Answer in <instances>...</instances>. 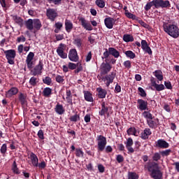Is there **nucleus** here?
Wrapping results in <instances>:
<instances>
[{"label": "nucleus", "mask_w": 179, "mask_h": 179, "mask_svg": "<svg viewBox=\"0 0 179 179\" xmlns=\"http://www.w3.org/2000/svg\"><path fill=\"white\" fill-rule=\"evenodd\" d=\"M152 6H155V9H159V8L169 9V8H171V3L169 0H152L147 3L145 6V10H150Z\"/></svg>", "instance_id": "obj_1"}, {"label": "nucleus", "mask_w": 179, "mask_h": 179, "mask_svg": "<svg viewBox=\"0 0 179 179\" xmlns=\"http://www.w3.org/2000/svg\"><path fill=\"white\" fill-rule=\"evenodd\" d=\"M147 169L150 173L151 178L163 179V173H162V171H160L158 163L150 162L148 164Z\"/></svg>", "instance_id": "obj_2"}, {"label": "nucleus", "mask_w": 179, "mask_h": 179, "mask_svg": "<svg viewBox=\"0 0 179 179\" xmlns=\"http://www.w3.org/2000/svg\"><path fill=\"white\" fill-rule=\"evenodd\" d=\"M96 141L98 152H104V150L106 153H111L113 152V147H111V145H107V138H106L104 136L98 135L96 137Z\"/></svg>", "instance_id": "obj_3"}, {"label": "nucleus", "mask_w": 179, "mask_h": 179, "mask_svg": "<svg viewBox=\"0 0 179 179\" xmlns=\"http://www.w3.org/2000/svg\"><path fill=\"white\" fill-rule=\"evenodd\" d=\"M164 31L169 34L173 38H178L179 37V28L176 24H164L163 25Z\"/></svg>", "instance_id": "obj_4"}, {"label": "nucleus", "mask_w": 179, "mask_h": 179, "mask_svg": "<svg viewBox=\"0 0 179 179\" xmlns=\"http://www.w3.org/2000/svg\"><path fill=\"white\" fill-rule=\"evenodd\" d=\"M115 76H117V71H111L109 74L105 75V76L99 77L97 76L99 80H102L103 82H106L105 85L106 87H110V85L114 83V80L115 79Z\"/></svg>", "instance_id": "obj_5"}, {"label": "nucleus", "mask_w": 179, "mask_h": 179, "mask_svg": "<svg viewBox=\"0 0 179 179\" xmlns=\"http://www.w3.org/2000/svg\"><path fill=\"white\" fill-rule=\"evenodd\" d=\"M102 59H108L110 55H112L114 58H122L121 55H120V51L117 50L115 48H106L105 52L103 54Z\"/></svg>", "instance_id": "obj_6"}, {"label": "nucleus", "mask_w": 179, "mask_h": 179, "mask_svg": "<svg viewBox=\"0 0 179 179\" xmlns=\"http://www.w3.org/2000/svg\"><path fill=\"white\" fill-rule=\"evenodd\" d=\"M4 54L8 61V64L13 65L15 64V58H16V50L13 49L4 50Z\"/></svg>", "instance_id": "obj_7"}, {"label": "nucleus", "mask_w": 179, "mask_h": 179, "mask_svg": "<svg viewBox=\"0 0 179 179\" xmlns=\"http://www.w3.org/2000/svg\"><path fill=\"white\" fill-rule=\"evenodd\" d=\"M106 62H103L100 66V75L103 76L104 75H108L109 72H110L111 69H113V66L110 64V63L107 62V59L105 60Z\"/></svg>", "instance_id": "obj_8"}, {"label": "nucleus", "mask_w": 179, "mask_h": 179, "mask_svg": "<svg viewBox=\"0 0 179 179\" xmlns=\"http://www.w3.org/2000/svg\"><path fill=\"white\" fill-rule=\"evenodd\" d=\"M65 48H66V45L64 43H60L56 50L57 55L60 58H62V59H66L68 58V54L65 52Z\"/></svg>", "instance_id": "obj_9"}, {"label": "nucleus", "mask_w": 179, "mask_h": 179, "mask_svg": "<svg viewBox=\"0 0 179 179\" xmlns=\"http://www.w3.org/2000/svg\"><path fill=\"white\" fill-rule=\"evenodd\" d=\"M46 16L49 20L54 22V20L58 17V13H57V10L54 8H48L46 10Z\"/></svg>", "instance_id": "obj_10"}, {"label": "nucleus", "mask_w": 179, "mask_h": 179, "mask_svg": "<svg viewBox=\"0 0 179 179\" xmlns=\"http://www.w3.org/2000/svg\"><path fill=\"white\" fill-rule=\"evenodd\" d=\"M44 64H43V61L40 60L38 64H37L34 68V70L31 71L32 75L34 76H37V75H41L43 73Z\"/></svg>", "instance_id": "obj_11"}, {"label": "nucleus", "mask_w": 179, "mask_h": 179, "mask_svg": "<svg viewBox=\"0 0 179 179\" xmlns=\"http://www.w3.org/2000/svg\"><path fill=\"white\" fill-rule=\"evenodd\" d=\"M69 59L72 62H78L79 61V55L76 49H71L69 52Z\"/></svg>", "instance_id": "obj_12"}, {"label": "nucleus", "mask_w": 179, "mask_h": 179, "mask_svg": "<svg viewBox=\"0 0 179 179\" xmlns=\"http://www.w3.org/2000/svg\"><path fill=\"white\" fill-rule=\"evenodd\" d=\"M116 22L117 20H115L113 17H108L104 19V24L107 29H113Z\"/></svg>", "instance_id": "obj_13"}, {"label": "nucleus", "mask_w": 179, "mask_h": 179, "mask_svg": "<svg viewBox=\"0 0 179 179\" xmlns=\"http://www.w3.org/2000/svg\"><path fill=\"white\" fill-rule=\"evenodd\" d=\"M79 22L81 23V26L85 29V30H88L89 31H92L93 30V27L90 23L87 22L85 17H80L78 18Z\"/></svg>", "instance_id": "obj_14"}, {"label": "nucleus", "mask_w": 179, "mask_h": 179, "mask_svg": "<svg viewBox=\"0 0 179 179\" xmlns=\"http://www.w3.org/2000/svg\"><path fill=\"white\" fill-rule=\"evenodd\" d=\"M28 159H30L33 167H37L38 163V157L34 152L28 154Z\"/></svg>", "instance_id": "obj_15"}, {"label": "nucleus", "mask_w": 179, "mask_h": 179, "mask_svg": "<svg viewBox=\"0 0 179 179\" xmlns=\"http://www.w3.org/2000/svg\"><path fill=\"white\" fill-rule=\"evenodd\" d=\"M155 146L156 148H159V149H167V148L170 147V144L163 139H159L155 143Z\"/></svg>", "instance_id": "obj_16"}, {"label": "nucleus", "mask_w": 179, "mask_h": 179, "mask_svg": "<svg viewBox=\"0 0 179 179\" xmlns=\"http://www.w3.org/2000/svg\"><path fill=\"white\" fill-rule=\"evenodd\" d=\"M137 103V108H139L141 111H145V110H149V108H148V101L143 99H138Z\"/></svg>", "instance_id": "obj_17"}, {"label": "nucleus", "mask_w": 179, "mask_h": 179, "mask_svg": "<svg viewBox=\"0 0 179 179\" xmlns=\"http://www.w3.org/2000/svg\"><path fill=\"white\" fill-rule=\"evenodd\" d=\"M124 145H126V149H127L129 153H134L135 150L132 148L134 145V140L132 138H129L127 139V141L124 142Z\"/></svg>", "instance_id": "obj_18"}, {"label": "nucleus", "mask_w": 179, "mask_h": 179, "mask_svg": "<svg viewBox=\"0 0 179 179\" xmlns=\"http://www.w3.org/2000/svg\"><path fill=\"white\" fill-rule=\"evenodd\" d=\"M18 100L22 107H26L27 106V94L20 93Z\"/></svg>", "instance_id": "obj_19"}, {"label": "nucleus", "mask_w": 179, "mask_h": 179, "mask_svg": "<svg viewBox=\"0 0 179 179\" xmlns=\"http://www.w3.org/2000/svg\"><path fill=\"white\" fill-rule=\"evenodd\" d=\"M147 124L149 126L150 128H151L152 129H156V128H157V127H159V124H160V122H159V119H155V120H147Z\"/></svg>", "instance_id": "obj_20"}, {"label": "nucleus", "mask_w": 179, "mask_h": 179, "mask_svg": "<svg viewBox=\"0 0 179 179\" xmlns=\"http://www.w3.org/2000/svg\"><path fill=\"white\" fill-rule=\"evenodd\" d=\"M151 85L152 87H155L157 92H162L166 89V87L163 84H157L156 80H151Z\"/></svg>", "instance_id": "obj_21"}, {"label": "nucleus", "mask_w": 179, "mask_h": 179, "mask_svg": "<svg viewBox=\"0 0 179 179\" xmlns=\"http://www.w3.org/2000/svg\"><path fill=\"white\" fill-rule=\"evenodd\" d=\"M33 27H34V31H38L43 27V24H41V21L40 19H34L33 20Z\"/></svg>", "instance_id": "obj_22"}, {"label": "nucleus", "mask_w": 179, "mask_h": 179, "mask_svg": "<svg viewBox=\"0 0 179 179\" xmlns=\"http://www.w3.org/2000/svg\"><path fill=\"white\" fill-rule=\"evenodd\" d=\"M150 135H152L150 129L146 128L143 130V132L141 133L140 138H141V139L143 141H147V139H149V136H150Z\"/></svg>", "instance_id": "obj_23"}, {"label": "nucleus", "mask_w": 179, "mask_h": 179, "mask_svg": "<svg viewBox=\"0 0 179 179\" xmlns=\"http://www.w3.org/2000/svg\"><path fill=\"white\" fill-rule=\"evenodd\" d=\"M64 26L66 33H71L73 29V23H72V21H71L70 20H65Z\"/></svg>", "instance_id": "obj_24"}, {"label": "nucleus", "mask_w": 179, "mask_h": 179, "mask_svg": "<svg viewBox=\"0 0 179 179\" xmlns=\"http://www.w3.org/2000/svg\"><path fill=\"white\" fill-rule=\"evenodd\" d=\"M55 111L56 114H58V115H62L65 114V108H64V106L59 103H57L55 106Z\"/></svg>", "instance_id": "obj_25"}, {"label": "nucleus", "mask_w": 179, "mask_h": 179, "mask_svg": "<svg viewBox=\"0 0 179 179\" xmlns=\"http://www.w3.org/2000/svg\"><path fill=\"white\" fill-rule=\"evenodd\" d=\"M99 115L103 117V115H106L107 114V116L108 117L110 115V113H108V108L106 106V102L102 101L101 103V110L99 113Z\"/></svg>", "instance_id": "obj_26"}, {"label": "nucleus", "mask_w": 179, "mask_h": 179, "mask_svg": "<svg viewBox=\"0 0 179 179\" xmlns=\"http://www.w3.org/2000/svg\"><path fill=\"white\" fill-rule=\"evenodd\" d=\"M96 92H98L99 99H106V96H107V90L103 89L102 87L96 88Z\"/></svg>", "instance_id": "obj_27"}, {"label": "nucleus", "mask_w": 179, "mask_h": 179, "mask_svg": "<svg viewBox=\"0 0 179 179\" xmlns=\"http://www.w3.org/2000/svg\"><path fill=\"white\" fill-rule=\"evenodd\" d=\"M84 99L86 101H90V103H93V94L90 93L89 91H83Z\"/></svg>", "instance_id": "obj_28"}, {"label": "nucleus", "mask_w": 179, "mask_h": 179, "mask_svg": "<svg viewBox=\"0 0 179 179\" xmlns=\"http://www.w3.org/2000/svg\"><path fill=\"white\" fill-rule=\"evenodd\" d=\"M154 76L157 78V80H159V82H162L163 80V71L162 70H156L153 72Z\"/></svg>", "instance_id": "obj_29"}, {"label": "nucleus", "mask_w": 179, "mask_h": 179, "mask_svg": "<svg viewBox=\"0 0 179 179\" xmlns=\"http://www.w3.org/2000/svg\"><path fill=\"white\" fill-rule=\"evenodd\" d=\"M25 27H27V30H29L30 31L34 29V27H33V19H29L25 21Z\"/></svg>", "instance_id": "obj_30"}, {"label": "nucleus", "mask_w": 179, "mask_h": 179, "mask_svg": "<svg viewBox=\"0 0 179 179\" xmlns=\"http://www.w3.org/2000/svg\"><path fill=\"white\" fill-rule=\"evenodd\" d=\"M162 159V154L160 152H155L152 156V162L151 163H157Z\"/></svg>", "instance_id": "obj_31"}, {"label": "nucleus", "mask_w": 179, "mask_h": 179, "mask_svg": "<svg viewBox=\"0 0 179 179\" xmlns=\"http://www.w3.org/2000/svg\"><path fill=\"white\" fill-rule=\"evenodd\" d=\"M134 40V36L131 34H126L123 36V41H124L125 43H132Z\"/></svg>", "instance_id": "obj_32"}, {"label": "nucleus", "mask_w": 179, "mask_h": 179, "mask_svg": "<svg viewBox=\"0 0 179 179\" xmlns=\"http://www.w3.org/2000/svg\"><path fill=\"white\" fill-rule=\"evenodd\" d=\"M11 170L14 174H20V170L19 169V168H17V164H16V161H14L13 162Z\"/></svg>", "instance_id": "obj_33"}, {"label": "nucleus", "mask_w": 179, "mask_h": 179, "mask_svg": "<svg viewBox=\"0 0 179 179\" xmlns=\"http://www.w3.org/2000/svg\"><path fill=\"white\" fill-rule=\"evenodd\" d=\"M127 135H134V136H138L139 133L136 131V129L135 127H130L127 131Z\"/></svg>", "instance_id": "obj_34"}, {"label": "nucleus", "mask_w": 179, "mask_h": 179, "mask_svg": "<svg viewBox=\"0 0 179 179\" xmlns=\"http://www.w3.org/2000/svg\"><path fill=\"white\" fill-rule=\"evenodd\" d=\"M13 17V20H14V22L15 23H17V24H19V26H22L23 25V19L17 15H12Z\"/></svg>", "instance_id": "obj_35"}, {"label": "nucleus", "mask_w": 179, "mask_h": 179, "mask_svg": "<svg viewBox=\"0 0 179 179\" xmlns=\"http://www.w3.org/2000/svg\"><path fill=\"white\" fill-rule=\"evenodd\" d=\"M69 120L71 122H78V121H80V115L78 114V112H76L74 115H71L69 117Z\"/></svg>", "instance_id": "obj_36"}, {"label": "nucleus", "mask_w": 179, "mask_h": 179, "mask_svg": "<svg viewBox=\"0 0 179 179\" xmlns=\"http://www.w3.org/2000/svg\"><path fill=\"white\" fill-rule=\"evenodd\" d=\"M52 94V89H51L50 87L44 88V90L43 91V95L45 97H50V96H51Z\"/></svg>", "instance_id": "obj_37"}, {"label": "nucleus", "mask_w": 179, "mask_h": 179, "mask_svg": "<svg viewBox=\"0 0 179 179\" xmlns=\"http://www.w3.org/2000/svg\"><path fill=\"white\" fill-rule=\"evenodd\" d=\"M6 152H8V145H6V143H4L1 145L0 148V153L3 157H5V156H6Z\"/></svg>", "instance_id": "obj_38"}, {"label": "nucleus", "mask_w": 179, "mask_h": 179, "mask_svg": "<svg viewBox=\"0 0 179 179\" xmlns=\"http://www.w3.org/2000/svg\"><path fill=\"white\" fill-rule=\"evenodd\" d=\"M95 5H96L98 8L103 9V8L106 6V1L104 0H96Z\"/></svg>", "instance_id": "obj_39"}, {"label": "nucleus", "mask_w": 179, "mask_h": 179, "mask_svg": "<svg viewBox=\"0 0 179 179\" xmlns=\"http://www.w3.org/2000/svg\"><path fill=\"white\" fill-rule=\"evenodd\" d=\"M124 15L126 17H128V19H132V20H136V19H138V17H136V15L129 13V10H126V12H124Z\"/></svg>", "instance_id": "obj_40"}, {"label": "nucleus", "mask_w": 179, "mask_h": 179, "mask_svg": "<svg viewBox=\"0 0 179 179\" xmlns=\"http://www.w3.org/2000/svg\"><path fill=\"white\" fill-rule=\"evenodd\" d=\"M128 179H139V175L136 172H128Z\"/></svg>", "instance_id": "obj_41"}, {"label": "nucleus", "mask_w": 179, "mask_h": 179, "mask_svg": "<svg viewBox=\"0 0 179 179\" xmlns=\"http://www.w3.org/2000/svg\"><path fill=\"white\" fill-rule=\"evenodd\" d=\"M55 80L57 83H60L62 85H64V83L65 82V79L64 78V76H61V75H57L55 76Z\"/></svg>", "instance_id": "obj_42"}, {"label": "nucleus", "mask_w": 179, "mask_h": 179, "mask_svg": "<svg viewBox=\"0 0 179 179\" xmlns=\"http://www.w3.org/2000/svg\"><path fill=\"white\" fill-rule=\"evenodd\" d=\"M160 155L162 156V157H167V156H170L171 155L172 151L171 149L162 150L159 152Z\"/></svg>", "instance_id": "obj_43"}, {"label": "nucleus", "mask_w": 179, "mask_h": 179, "mask_svg": "<svg viewBox=\"0 0 179 179\" xmlns=\"http://www.w3.org/2000/svg\"><path fill=\"white\" fill-rule=\"evenodd\" d=\"M143 116L144 117V118H146V120H153V118H155V117H153V115H152V113H150V112L149 111H144L143 113Z\"/></svg>", "instance_id": "obj_44"}, {"label": "nucleus", "mask_w": 179, "mask_h": 179, "mask_svg": "<svg viewBox=\"0 0 179 179\" xmlns=\"http://www.w3.org/2000/svg\"><path fill=\"white\" fill-rule=\"evenodd\" d=\"M74 45H76L78 48H83L82 46V39L80 38H77L73 41Z\"/></svg>", "instance_id": "obj_45"}, {"label": "nucleus", "mask_w": 179, "mask_h": 179, "mask_svg": "<svg viewBox=\"0 0 179 179\" xmlns=\"http://www.w3.org/2000/svg\"><path fill=\"white\" fill-rule=\"evenodd\" d=\"M19 92V90L17 87H11L8 91V94H10V96H15V94H17Z\"/></svg>", "instance_id": "obj_46"}, {"label": "nucleus", "mask_w": 179, "mask_h": 179, "mask_svg": "<svg viewBox=\"0 0 179 179\" xmlns=\"http://www.w3.org/2000/svg\"><path fill=\"white\" fill-rule=\"evenodd\" d=\"M29 83V85H31V86H33L34 87V86H37L38 80H37V78L34 76L30 78Z\"/></svg>", "instance_id": "obj_47"}, {"label": "nucleus", "mask_w": 179, "mask_h": 179, "mask_svg": "<svg viewBox=\"0 0 179 179\" xmlns=\"http://www.w3.org/2000/svg\"><path fill=\"white\" fill-rule=\"evenodd\" d=\"M125 55L127 57V58H130V59H134V58L136 57V55H135L132 50L126 51Z\"/></svg>", "instance_id": "obj_48"}, {"label": "nucleus", "mask_w": 179, "mask_h": 179, "mask_svg": "<svg viewBox=\"0 0 179 179\" xmlns=\"http://www.w3.org/2000/svg\"><path fill=\"white\" fill-rule=\"evenodd\" d=\"M76 157H83L84 152L83 150H82V148L76 149Z\"/></svg>", "instance_id": "obj_49"}, {"label": "nucleus", "mask_w": 179, "mask_h": 179, "mask_svg": "<svg viewBox=\"0 0 179 179\" xmlns=\"http://www.w3.org/2000/svg\"><path fill=\"white\" fill-rule=\"evenodd\" d=\"M43 83H45V85H48V86H50V85L52 83V80L51 79V78L47 76L45 78H43Z\"/></svg>", "instance_id": "obj_50"}, {"label": "nucleus", "mask_w": 179, "mask_h": 179, "mask_svg": "<svg viewBox=\"0 0 179 179\" xmlns=\"http://www.w3.org/2000/svg\"><path fill=\"white\" fill-rule=\"evenodd\" d=\"M138 92H139V95L141 96V97H146L147 96V94H146V92L145 91V90L141 87H139L138 88Z\"/></svg>", "instance_id": "obj_51"}, {"label": "nucleus", "mask_w": 179, "mask_h": 179, "mask_svg": "<svg viewBox=\"0 0 179 179\" xmlns=\"http://www.w3.org/2000/svg\"><path fill=\"white\" fill-rule=\"evenodd\" d=\"M123 65L127 69H131L132 68V64L129 60L124 61Z\"/></svg>", "instance_id": "obj_52"}, {"label": "nucleus", "mask_w": 179, "mask_h": 179, "mask_svg": "<svg viewBox=\"0 0 179 179\" xmlns=\"http://www.w3.org/2000/svg\"><path fill=\"white\" fill-rule=\"evenodd\" d=\"M77 66H79V63L75 64L72 62H69V69H71V71H73V69H76Z\"/></svg>", "instance_id": "obj_53"}, {"label": "nucleus", "mask_w": 179, "mask_h": 179, "mask_svg": "<svg viewBox=\"0 0 179 179\" xmlns=\"http://www.w3.org/2000/svg\"><path fill=\"white\" fill-rule=\"evenodd\" d=\"M37 167H38V169H41V170H43V169H45V167H47V163H45V161H42L39 164L38 162Z\"/></svg>", "instance_id": "obj_54"}, {"label": "nucleus", "mask_w": 179, "mask_h": 179, "mask_svg": "<svg viewBox=\"0 0 179 179\" xmlns=\"http://www.w3.org/2000/svg\"><path fill=\"white\" fill-rule=\"evenodd\" d=\"M34 58V52H30L26 59V61H33V59Z\"/></svg>", "instance_id": "obj_55"}, {"label": "nucleus", "mask_w": 179, "mask_h": 179, "mask_svg": "<svg viewBox=\"0 0 179 179\" xmlns=\"http://www.w3.org/2000/svg\"><path fill=\"white\" fill-rule=\"evenodd\" d=\"M143 50L144 51V52H145L148 55H152V54H153V52L152 51V49L149 46L143 49Z\"/></svg>", "instance_id": "obj_56"}, {"label": "nucleus", "mask_w": 179, "mask_h": 179, "mask_svg": "<svg viewBox=\"0 0 179 179\" xmlns=\"http://www.w3.org/2000/svg\"><path fill=\"white\" fill-rule=\"evenodd\" d=\"M164 85L166 88L168 89L169 90H171V89H173V85H171V82L170 81H165Z\"/></svg>", "instance_id": "obj_57"}, {"label": "nucleus", "mask_w": 179, "mask_h": 179, "mask_svg": "<svg viewBox=\"0 0 179 179\" xmlns=\"http://www.w3.org/2000/svg\"><path fill=\"white\" fill-rule=\"evenodd\" d=\"M116 160L117 163H122L124 162V157L122 155H117L116 156Z\"/></svg>", "instance_id": "obj_58"}, {"label": "nucleus", "mask_w": 179, "mask_h": 179, "mask_svg": "<svg viewBox=\"0 0 179 179\" xmlns=\"http://www.w3.org/2000/svg\"><path fill=\"white\" fill-rule=\"evenodd\" d=\"M38 137L39 138V139H41L42 141L44 139V131H43L42 129H40L38 131Z\"/></svg>", "instance_id": "obj_59"}, {"label": "nucleus", "mask_w": 179, "mask_h": 179, "mask_svg": "<svg viewBox=\"0 0 179 179\" xmlns=\"http://www.w3.org/2000/svg\"><path fill=\"white\" fill-rule=\"evenodd\" d=\"M24 41H26V38L23 35H21L20 36L17 38V43H24Z\"/></svg>", "instance_id": "obj_60"}, {"label": "nucleus", "mask_w": 179, "mask_h": 179, "mask_svg": "<svg viewBox=\"0 0 179 179\" xmlns=\"http://www.w3.org/2000/svg\"><path fill=\"white\" fill-rule=\"evenodd\" d=\"M147 47H149V45L148 44V41H146V40H142L141 41L142 50H144V48H146Z\"/></svg>", "instance_id": "obj_61"}, {"label": "nucleus", "mask_w": 179, "mask_h": 179, "mask_svg": "<svg viewBox=\"0 0 179 179\" xmlns=\"http://www.w3.org/2000/svg\"><path fill=\"white\" fill-rule=\"evenodd\" d=\"M26 64H27V68L28 69H33V60H31V61H25Z\"/></svg>", "instance_id": "obj_62"}, {"label": "nucleus", "mask_w": 179, "mask_h": 179, "mask_svg": "<svg viewBox=\"0 0 179 179\" xmlns=\"http://www.w3.org/2000/svg\"><path fill=\"white\" fill-rule=\"evenodd\" d=\"M98 170L99 173H104V171H106V168L104 167V166H103V164H99Z\"/></svg>", "instance_id": "obj_63"}, {"label": "nucleus", "mask_w": 179, "mask_h": 179, "mask_svg": "<svg viewBox=\"0 0 179 179\" xmlns=\"http://www.w3.org/2000/svg\"><path fill=\"white\" fill-rule=\"evenodd\" d=\"M115 93H121V85L116 84L115 87Z\"/></svg>", "instance_id": "obj_64"}]
</instances>
